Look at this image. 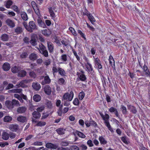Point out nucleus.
Instances as JSON below:
<instances>
[{
	"mask_svg": "<svg viewBox=\"0 0 150 150\" xmlns=\"http://www.w3.org/2000/svg\"><path fill=\"white\" fill-rule=\"evenodd\" d=\"M62 105H61L60 107L59 108L58 110L57 113L59 115L61 116L62 115V114L65 113L67 112L69 110V108H65L64 109L62 110Z\"/></svg>",
	"mask_w": 150,
	"mask_h": 150,
	"instance_id": "3",
	"label": "nucleus"
},
{
	"mask_svg": "<svg viewBox=\"0 0 150 150\" xmlns=\"http://www.w3.org/2000/svg\"><path fill=\"white\" fill-rule=\"evenodd\" d=\"M77 75L78 77L81 81H84L86 80V78L83 71H81L80 72H77Z\"/></svg>",
	"mask_w": 150,
	"mask_h": 150,
	"instance_id": "4",
	"label": "nucleus"
},
{
	"mask_svg": "<svg viewBox=\"0 0 150 150\" xmlns=\"http://www.w3.org/2000/svg\"><path fill=\"white\" fill-rule=\"evenodd\" d=\"M21 16L22 18L24 21H27L28 17L27 14L25 12H21Z\"/></svg>",
	"mask_w": 150,
	"mask_h": 150,
	"instance_id": "29",
	"label": "nucleus"
},
{
	"mask_svg": "<svg viewBox=\"0 0 150 150\" xmlns=\"http://www.w3.org/2000/svg\"><path fill=\"white\" fill-rule=\"evenodd\" d=\"M31 5L35 13L37 15H39L40 14L39 10L35 2L33 1H32L31 2Z\"/></svg>",
	"mask_w": 150,
	"mask_h": 150,
	"instance_id": "7",
	"label": "nucleus"
},
{
	"mask_svg": "<svg viewBox=\"0 0 150 150\" xmlns=\"http://www.w3.org/2000/svg\"><path fill=\"white\" fill-rule=\"evenodd\" d=\"M71 150H80L79 148L76 145H73L70 147Z\"/></svg>",
	"mask_w": 150,
	"mask_h": 150,
	"instance_id": "55",
	"label": "nucleus"
},
{
	"mask_svg": "<svg viewBox=\"0 0 150 150\" xmlns=\"http://www.w3.org/2000/svg\"><path fill=\"white\" fill-rule=\"evenodd\" d=\"M11 102L13 107L14 105H20L19 102L18 100L13 99L12 100Z\"/></svg>",
	"mask_w": 150,
	"mask_h": 150,
	"instance_id": "51",
	"label": "nucleus"
},
{
	"mask_svg": "<svg viewBox=\"0 0 150 150\" xmlns=\"http://www.w3.org/2000/svg\"><path fill=\"white\" fill-rule=\"evenodd\" d=\"M2 138L5 140H7L9 137V134L6 132H3L2 134Z\"/></svg>",
	"mask_w": 150,
	"mask_h": 150,
	"instance_id": "31",
	"label": "nucleus"
},
{
	"mask_svg": "<svg viewBox=\"0 0 150 150\" xmlns=\"http://www.w3.org/2000/svg\"><path fill=\"white\" fill-rule=\"evenodd\" d=\"M56 131L58 134L62 135L64 133L65 129L63 128H59L56 130Z\"/></svg>",
	"mask_w": 150,
	"mask_h": 150,
	"instance_id": "38",
	"label": "nucleus"
},
{
	"mask_svg": "<svg viewBox=\"0 0 150 150\" xmlns=\"http://www.w3.org/2000/svg\"><path fill=\"white\" fill-rule=\"evenodd\" d=\"M69 101L68 100H64L62 102L64 103V105L65 106H68L70 105L69 104Z\"/></svg>",
	"mask_w": 150,
	"mask_h": 150,
	"instance_id": "59",
	"label": "nucleus"
},
{
	"mask_svg": "<svg viewBox=\"0 0 150 150\" xmlns=\"http://www.w3.org/2000/svg\"><path fill=\"white\" fill-rule=\"evenodd\" d=\"M42 33L44 35L48 36L50 35L51 33L49 30L45 29L42 31Z\"/></svg>",
	"mask_w": 150,
	"mask_h": 150,
	"instance_id": "32",
	"label": "nucleus"
},
{
	"mask_svg": "<svg viewBox=\"0 0 150 150\" xmlns=\"http://www.w3.org/2000/svg\"><path fill=\"white\" fill-rule=\"evenodd\" d=\"M26 108L25 107H19L17 109V112L19 113H24L26 110Z\"/></svg>",
	"mask_w": 150,
	"mask_h": 150,
	"instance_id": "19",
	"label": "nucleus"
},
{
	"mask_svg": "<svg viewBox=\"0 0 150 150\" xmlns=\"http://www.w3.org/2000/svg\"><path fill=\"white\" fill-rule=\"evenodd\" d=\"M127 107L128 109L132 113L134 114L136 113L137 110L135 107L130 105H128Z\"/></svg>",
	"mask_w": 150,
	"mask_h": 150,
	"instance_id": "8",
	"label": "nucleus"
},
{
	"mask_svg": "<svg viewBox=\"0 0 150 150\" xmlns=\"http://www.w3.org/2000/svg\"><path fill=\"white\" fill-rule=\"evenodd\" d=\"M121 109L122 113L124 115L126 114L127 112L126 108L124 105H122L121 106Z\"/></svg>",
	"mask_w": 150,
	"mask_h": 150,
	"instance_id": "45",
	"label": "nucleus"
},
{
	"mask_svg": "<svg viewBox=\"0 0 150 150\" xmlns=\"http://www.w3.org/2000/svg\"><path fill=\"white\" fill-rule=\"evenodd\" d=\"M69 30L71 32V33L74 36H76L77 35V34L76 33L75 30L74 29L71 27H70L69 28Z\"/></svg>",
	"mask_w": 150,
	"mask_h": 150,
	"instance_id": "47",
	"label": "nucleus"
},
{
	"mask_svg": "<svg viewBox=\"0 0 150 150\" xmlns=\"http://www.w3.org/2000/svg\"><path fill=\"white\" fill-rule=\"evenodd\" d=\"M13 4V2L11 0L7 1L5 4V6L7 8H10V6H11Z\"/></svg>",
	"mask_w": 150,
	"mask_h": 150,
	"instance_id": "37",
	"label": "nucleus"
},
{
	"mask_svg": "<svg viewBox=\"0 0 150 150\" xmlns=\"http://www.w3.org/2000/svg\"><path fill=\"white\" fill-rule=\"evenodd\" d=\"M8 143L7 142H1L0 143V146L1 147H4L5 146L8 145Z\"/></svg>",
	"mask_w": 150,
	"mask_h": 150,
	"instance_id": "58",
	"label": "nucleus"
},
{
	"mask_svg": "<svg viewBox=\"0 0 150 150\" xmlns=\"http://www.w3.org/2000/svg\"><path fill=\"white\" fill-rule=\"evenodd\" d=\"M22 29L21 27H18L15 29V32L16 34H21L22 32Z\"/></svg>",
	"mask_w": 150,
	"mask_h": 150,
	"instance_id": "34",
	"label": "nucleus"
},
{
	"mask_svg": "<svg viewBox=\"0 0 150 150\" xmlns=\"http://www.w3.org/2000/svg\"><path fill=\"white\" fill-rule=\"evenodd\" d=\"M17 120L18 122L22 123L25 122L27 121L26 117L22 115H19L18 116Z\"/></svg>",
	"mask_w": 150,
	"mask_h": 150,
	"instance_id": "9",
	"label": "nucleus"
},
{
	"mask_svg": "<svg viewBox=\"0 0 150 150\" xmlns=\"http://www.w3.org/2000/svg\"><path fill=\"white\" fill-rule=\"evenodd\" d=\"M2 68L4 71H7L10 69V65L9 63L6 62L3 64Z\"/></svg>",
	"mask_w": 150,
	"mask_h": 150,
	"instance_id": "18",
	"label": "nucleus"
},
{
	"mask_svg": "<svg viewBox=\"0 0 150 150\" xmlns=\"http://www.w3.org/2000/svg\"><path fill=\"white\" fill-rule=\"evenodd\" d=\"M75 134L80 137L84 138L86 137V136L83 133L81 132L76 131L75 132Z\"/></svg>",
	"mask_w": 150,
	"mask_h": 150,
	"instance_id": "39",
	"label": "nucleus"
},
{
	"mask_svg": "<svg viewBox=\"0 0 150 150\" xmlns=\"http://www.w3.org/2000/svg\"><path fill=\"white\" fill-rule=\"evenodd\" d=\"M40 53L46 57H47L48 56V52L46 49L45 50L40 51Z\"/></svg>",
	"mask_w": 150,
	"mask_h": 150,
	"instance_id": "46",
	"label": "nucleus"
},
{
	"mask_svg": "<svg viewBox=\"0 0 150 150\" xmlns=\"http://www.w3.org/2000/svg\"><path fill=\"white\" fill-rule=\"evenodd\" d=\"M94 59V62L96 66H97L98 68L99 69H102V66L101 65V62L99 59L98 58Z\"/></svg>",
	"mask_w": 150,
	"mask_h": 150,
	"instance_id": "11",
	"label": "nucleus"
},
{
	"mask_svg": "<svg viewBox=\"0 0 150 150\" xmlns=\"http://www.w3.org/2000/svg\"><path fill=\"white\" fill-rule=\"evenodd\" d=\"M100 115L101 117L102 118L103 120L104 121L105 124L109 122V116L107 114H105V115H103L102 113H100Z\"/></svg>",
	"mask_w": 150,
	"mask_h": 150,
	"instance_id": "6",
	"label": "nucleus"
},
{
	"mask_svg": "<svg viewBox=\"0 0 150 150\" xmlns=\"http://www.w3.org/2000/svg\"><path fill=\"white\" fill-rule=\"evenodd\" d=\"M26 72L24 70L20 71L18 72V76L20 77H24L26 74Z\"/></svg>",
	"mask_w": 150,
	"mask_h": 150,
	"instance_id": "27",
	"label": "nucleus"
},
{
	"mask_svg": "<svg viewBox=\"0 0 150 150\" xmlns=\"http://www.w3.org/2000/svg\"><path fill=\"white\" fill-rule=\"evenodd\" d=\"M69 143L66 142L62 141L60 143V145L63 146H67L69 145Z\"/></svg>",
	"mask_w": 150,
	"mask_h": 150,
	"instance_id": "57",
	"label": "nucleus"
},
{
	"mask_svg": "<svg viewBox=\"0 0 150 150\" xmlns=\"http://www.w3.org/2000/svg\"><path fill=\"white\" fill-rule=\"evenodd\" d=\"M49 11L50 13V16L54 20L55 17L56 16L54 12L53 9L52 7L49 8Z\"/></svg>",
	"mask_w": 150,
	"mask_h": 150,
	"instance_id": "22",
	"label": "nucleus"
},
{
	"mask_svg": "<svg viewBox=\"0 0 150 150\" xmlns=\"http://www.w3.org/2000/svg\"><path fill=\"white\" fill-rule=\"evenodd\" d=\"M78 33L81 36V37L84 39V40H86V38L85 36V35L84 33H83L82 32L81 30H78Z\"/></svg>",
	"mask_w": 150,
	"mask_h": 150,
	"instance_id": "53",
	"label": "nucleus"
},
{
	"mask_svg": "<svg viewBox=\"0 0 150 150\" xmlns=\"http://www.w3.org/2000/svg\"><path fill=\"white\" fill-rule=\"evenodd\" d=\"M88 18L89 19L92 24L94 25V23L96 21V20L91 15Z\"/></svg>",
	"mask_w": 150,
	"mask_h": 150,
	"instance_id": "43",
	"label": "nucleus"
},
{
	"mask_svg": "<svg viewBox=\"0 0 150 150\" xmlns=\"http://www.w3.org/2000/svg\"><path fill=\"white\" fill-rule=\"evenodd\" d=\"M58 71L59 74L62 76H65L66 72L64 69L61 68H58Z\"/></svg>",
	"mask_w": 150,
	"mask_h": 150,
	"instance_id": "35",
	"label": "nucleus"
},
{
	"mask_svg": "<svg viewBox=\"0 0 150 150\" xmlns=\"http://www.w3.org/2000/svg\"><path fill=\"white\" fill-rule=\"evenodd\" d=\"M41 97L38 94H36L33 97V100L37 102L40 101L41 100Z\"/></svg>",
	"mask_w": 150,
	"mask_h": 150,
	"instance_id": "30",
	"label": "nucleus"
},
{
	"mask_svg": "<svg viewBox=\"0 0 150 150\" xmlns=\"http://www.w3.org/2000/svg\"><path fill=\"white\" fill-rule=\"evenodd\" d=\"M87 144L89 147H93L94 146L93 142L91 139L88 140L87 141Z\"/></svg>",
	"mask_w": 150,
	"mask_h": 150,
	"instance_id": "50",
	"label": "nucleus"
},
{
	"mask_svg": "<svg viewBox=\"0 0 150 150\" xmlns=\"http://www.w3.org/2000/svg\"><path fill=\"white\" fill-rule=\"evenodd\" d=\"M44 81L45 83H49L50 82L51 80L48 76H46L44 78Z\"/></svg>",
	"mask_w": 150,
	"mask_h": 150,
	"instance_id": "49",
	"label": "nucleus"
},
{
	"mask_svg": "<svg viewBox=\"0 0 150 150\" xmlns=\"http://www.w3.org/2000/svg\"><path fill=\"white\" fill-rule=\"evenodd\" d=\"M45 108V107L43 106H42L38 108L37 109V112H41L43 111Z\"/></svg>",
	"mask_w": 150,
	"mask_h": 150,
	"instance_id": "61",
	"label": "nucleus"
},
{
	"mask_svg": "<svg viewBox=\"0 0 150 150\" xmlns=\"http://www.w3.org/2000/svg\"><path fill=\"white\" fill-rule=\"evenodd\" d=\"M9 39V36L6 34H2L0 37V39L3 41H7Z\"/></svg>",
	"mask_w": 150,
	"mask_h": 150,
	"instance_id": "13",
	"label": "nucleus"
},
{
	"mask_svg": "<svg viewBox=\"0 0 150 150\" xmlns=\"http://www.w3.org/2000/svg\"><path fill=\"white\" fill-rule=\"evenodd\" d=\"M18 128V126L17 125H11L9 126L10 129L13 131H16Z\"/></svg>",
	"mask_w": 150,
	"mask_h": 150,
	"instance_id": "21",
	"label": "nucleus"
},
{
	"mask_svg": "<svg viewBox=\"0 0 150 150\" xmlns=\"http://www.w3.org/2000/svg\"><path fill=\"white\" fill-rule=\"evenodd\" d=\"M43 144L42 142H40L39 141H36L34 142L33 145L36 146H40L42 145Z\"/></svg>",
	"mask_w": 150,
	"mask_h": 150,
	"instance_id": "54",
	"label": "nucleus"
},
{
	"mask_svg": "<svg viewBox=\"0 0 150 150\" xmlns=\"http://www.w3.org/2000/svg\"><path fill=\"white\" fill-rule=\"evenodd\" d=\"M5 22L11 28H13L15 26L13 21L9 19H7Z\"/></svg>",
	"mask_w": 150,
	"mask_h": 150,
	"instance_id": "12",
	"label": "nucleus"
},
{
	"mask_svg": "<svg viewBox=\"0 0 150 150\" xmlns=\"http://www.w3.org/2000/svg\"><path fill=\"white\" fill-rule=\"evenodd\" d=\"M16 87L18 88H19L20 87H21L23 88L27 87V85L23 82V81H21L18 84H16Z\"/></svg>",
	"mask_w": 150,
	"mask_h": 150,
	"instance_id": "28",
	"label": "nucleus"
},
{
	"mask_svg": "<svg viewBox=\"0 0 150 150\" xmlns=\"http://www.w3.org/2000/svg\"><path fill=\"white\" fill-rule=\"evenodd\" d=\"M46 125V123L45 122L39 121L38 122L37 124L36 125L37 126L42 127L45 125Z\"/></svg>",
	"mask_w": 150,
	"mask_h": 150,
	"instance_id": "44",
	"label": "nucleus"
},
{
	"mask_svg": "<svg viewBox=\"0 0 150 150\" xmlns=\"http://www.w3.org/2000/svg\"><path fill=\"white\" fill-rule=\"evenodd\" d=\"M61 57L62 60L64 62H65L67 60V56L66 54H62L61 55Z\"/></svg>",
	"mask_w": 150,
	"mask_h": 150,
	"instance_id": "56",
	"label": "nucleus"
},
{
	"mask_svg": "<svg viewBox=\"0 0 150 150\" xmlns=\"http://www.w3.org/2000/svg\"><path fill=\"white\" fill-rule=\"evenodd\" d=\"M73 103L75 105H78L79 104V101L78 99L77 98H75L73 102Z\"/></svg>",
	"mask_w": 150,
	"mask_h": 150,
	"instance_id": "64",
	"label": "nucleus"
},
{
	"mask_svg": "<svg viewBox=\"0 0 150 150\" xmlns=\"http://www.w3.org/2000/svg\"><path fill=\"white\" fill-rule=\"evenodd\" d=\"M98 139L101 144L105 145L107 143V140L102 136H99L98 138Z\"/></svg>",
	"mask_w": 150,
	"mask_h": 150,
	"instance_id": "17",
	"label": "nucleus"
},
{
	"mask_svg": "<svg viewBox=\"0 0 150 150\" xmlns=\"http://www.w3.org/2000/svg\"><path fill=\"white\" fill-rule=\"evenodd\" d=\"M85 96V93L83 92H81L79 93V98L80 100H82Z\"/></svg>",
	"mask_w": 150,
	"mask_h": 150,
	"instance_id": "48",
	"label": "nucleus"
},
{
	"mask_svg": "<svg viewBox=\"0 0 150 150\" xmlns=\"http://www.w3.org/2000/svg\"><path fill=\"white\" fill-rule=\"evenodd\" d=\"M5 105L9 109H12L13 108L11 101L9 100L6 101Z\"/></svg>",
	"mask_w": 150,
	"mask_h": 150,
	"instance_id": "20",
	"label": "nucleus"
},
{
	"mask_svg": "<svg viewBox=\"0 0 150 150\" xmlns=\"http://www.w3.org/2000/svg\"><path fill=\"white\" fill-rule=\"evenodd\" d=\"M37 22L38 24L40 26L43 28H46V25L42 21L41 18H38L37 19Z\"/></svg>",
	"mask_w": 150,
	"mask_h": 150,
	"instance_id": "15",
	"label": "nucleus"
},
{
	"mask_svg": "<svg viewBox=\"0 0 150 150\" xmlns=\"http://www.w3.org/2000/svg\"><path fill=\"white\" fill-rule=\"evenodd\" d=\"M32 86L33 88L37 91L39 90L41 88L40 84L37 82L33 83Z\"/></svg>",
	"mask_w": 150,
	"mask_h": 150,
	"instance_id": "10",
	"label": "nucleus"
},
{
	"mask_svg": "<svg viewBox=\"0 0 150 150\" xmlns=\"http://www.w3.org/2000/svg\"><path fill=\"white\" fill-rule=\"evenodd\" d=\"M39 47H36V48L39 51H42L43 50H45L46 49V47L42 44H39Z\"/></svg>",
	"mask_w": 150,
	"mask_h": 150,
	"instance_id": "33",
	"label": "nucleus"
},
{
	"mask_svg": "<svg viewBox=\"0 0 150 150\" xmlns=\"http://www.w3.org/2000/svg\"><path fill=\"white\" fill-rule=\"evenodd\" d=\"M19 69L20 68L19 67L15 66L11 69V71L13 73H15L18 72L19 71Z\"/></svg>",
	"mask_w": 150,
	"mask_h": 150,
	"instance_id": "36",
	"label": "nucleus"
},
{
	"mask_svg": "<svg viewBox=\"0 0 150 150\" xmlns=\"http://www.w3.org/2000/svg\"><path fill=\"white\" fill-rule=\"evenodd\" d=\"M37 57L38 56L37 54L34 53L31 54L29 56L30 59L33 61L36 60Z\"/></svg>",
	"mask_w": 150,
	"mask_h": 150,
	"instance_id": "24",
	"label": "nucleus"
},
{
	"mask_svg": "<svg viewBox=\"0 0 150 150\" xmlns=\"http://www.w3.org/2000/svg\"><path fill=\"white\" fill-rule=\"evenodd\" d=\"M32 115L33 117L36 119L39 118L41 116V115L39 112L37 111H35L33 113Z\"/></svg>",
	"mask_w": 150,
	"mask_h": 150,
	"instance_id": "25",
	"label": "nucleus"
},
{
	"mask_svg": "<svg viewBox=\"0 0 150 150\" xmlns=\"http://www.w3.org/2000/svg\"><path fill=\"white\" fill-rule=\"evenodd\" d=\"M144 74L146 76H150V72L147 66L144 65L143 67Z\"/></svg>",
	"mask_w": 150,
	"mask_h": 150,
	"instance_id": "14",
	"label": "nucleus"
},
{
	"mask_svg": "<svg viewBox=\"0 0 150 150\" xmlns=\"http://www.w3.org/2000/svg\"><path fill=\"white\" fill-rule=\"evenodd\" d=\"M23 41L25 43L28 44H29L30 42L29 39L28 37H25L23 39Z\"/></svg>",
	"mask_w": 150,
	"mask_h": 150,
	"instance_id": "63",
	"label": "nucleus"
},
{
	"mask_svg": "<svg viewBox=\"0 0 150 150\" xmlns=\"http://www.w3.org/2000/svg\"><path fill=\"white\" fill-rule=\"evenodd\" d=\"M109 63L111 65H112V63H113L114 64L115 63V61L114 59L111 55H110L109 57Z\"/></svg>",
	"mask_w": 150,
	"mask_h": 150,
	"instance_id": "52",
	"label": "nucleus"
},
{
	"mask_svg": "<svg viewBox=\"0 0 150 150\" xmlns=\"http://www.w3.org/2000/svg\"><path fill=\"white\" fill-rule=\"evenodd\" d=\"M12 8L13 9V10L16 11V12H18V9L17 6L15 5H13L12 6Z\"/></svg>",
	"mask_w": 150,
	"mask_h": 150,
	"instance_id": "62",
	"label": "nucleus"
},
{
	"mask_svg": "<svg viewBox=\"0 0 150 150\" xmlns=\"http://www.w3.org/2000/svg\"><path fill=\"white\" fill-rule=\"evenodd\" d=\"M47 47L50 52H52L54 50V46L53 44L51 42H47Z\"/></svg>",
	"mask_w": 150,
	"mask_h": 150,
	"instance_id": "16",
	"label": "nucleus"
},
{
	"mask_svg": "<svg viewBox=\"0 0 150 150\" xmlns=\"http://www.w3.org/2000/svg\"><path fill=\"white\" fill-rule=\"evenodd\" d=\"M12 117L10 116H5L4 118V121L6 122H8L11 120Z\"/></svg>",
	"mask_w": 150,
	"mask_h": 150,
	"instance_id": "42",
	"label": "nucleus"
},
{
	"mask_svg": "<svg viewBox=\"0 0 150 150\" xmlns=\"http://www.w3.org/2000/svg\"><path fill=\"white\" fill-rule=\"evenodd\" d=\"M105 125L107 127L108 129L112 132H114V130L112 128L109 122L105 124Z\"/></svg>",
	"mask_w": 150,
	"mask_h": 150,
	"instance_id": "41",
	"label": "nucleus"
},
{
	"mask_svg": "<svg viewBox=\"0 0 150 150\" xmlns=\"http://www.w3.org/2000/svg\"><path fill=\"white\" fill-rule=\"evenodd\" d=\"M30 42L33 46H35L37 44L36 40L34 38H32L30 41Z\"/></svg>",
	"mask_w": 150,
	"mask_h": 150,
	"instance_id": "40",
	"label": "nucleus"
},
{
	"mask_svg": "<svg viewBox=\"0 0 150 150\" xmlns=\"http://www.w3.org/2000/svg\"><path fill=\"white\" fill-rule=\"evenodd\" d=\"M44 91L45 93L48 95L50 94L51 92V88L49 86H45L44 88Z\"/></svg>",
	"mask_w": 150,
	"mask_h": 150,
	"instance_id": "23",
	"label": "nucleus"
},
{
	"mask_svg": "<svg viewBox=\"0 0 150 150\" xmlns=\"http://www.w3.org/2000/svg\"><path fill=\"white\" fill-rule=\"evenodd\" d=\"M58 146L57 144H53L51 143H47L46 144V147L48 149H55L58 147Z\"/></svg>",
	"mask_w": 150,
	"mask_h": 150,
	"instance_id": "5",
	"label": "nucleus"
},
{
	"mask_svg": "<svg viewBox=\"0 0 150 150\" xmlns=\"http://www.w3.org/2000/svg\"><path fill=\"white\" fill-rule=\"evenodd\" d=\"M14 42H11L9 43H5V45L11 47H13L14 45Z\"/></svg>",
	"mask_w": 150,
	"mask_h": 150,
	"instance_id": "60",
	"label": "nucleus"
},
{
	"mask_svg": "<svg viewBox=\"0 0 150 150\" xmlns=\"http://www.w3.org/2000/svg\"><path fill=\"white\" fill-rule=\"evenodd\" d=\"M85 65L87 69L86 70L90 72L92 71L93 68L92 65L89 62L85 63Z\"/></svg>",
	"mask_w": 150,
	"mask_h": 150,
	"instance_id": "26",
	"label": "nucleus"
},
{
	"mask_svg": "<svg viewBox=\"0 0 150 150\" xmlns=\"http://www.w3.org/2000/svg\"><path fill=\"white\" fill-rule=\"evenodd\" d=\"M74 93L72 91H71L69 94L68 93H66L64 94L62 99V101L64 100H68L69 101H71L73 97Z\"/></svg>",
	"mask_w": 150,
	"mask_h": 150,
	"instance_id": "1",
	"label": "nucleus"
},
{
	"mask_svg": "<svg viewBox=\"0 0 150 150\" xmlns=\"http://www.w3.org/2000/svg\"><path fill=\"white\" fill-rule=\"evenodd\" d=\"M37 29V27L35 23L33 21H30L29 23V27L28 28V31L32 32L34 30Z\"/></svg>",
	"mask_w": 150,
	"mask_h": 150,
	"instance_id": "2",
	"label": "nucleus"
}]
</instances>
